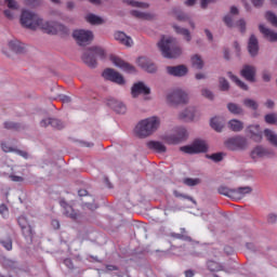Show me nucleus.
I'll return each instance as SVG.
<instances>
[{"label":"nucleus","instance_id":"obj_52","mask_svg":"<svg viewBox=\"0 0 277 277\" xmlns=\"http://www.w3.org/2000/svg\"><path fill=\"white\" fill-rule=\"evenodd\" d=\"M223 21L227 27H235V24L233 23V17L230 15H226Z\"/></svg>","mask_w":277,"mask_h":277},{"label":"nucleus","instance_id":"obj_17","mask_svg":"<svg viewBox=\"0 0 277 277\" xmlns=\"http://www.w3.org/2000/svg\"><path fill=\"white\" fill-rule=\"evenodd\" d=\"M133 98H137L140 94H150V88L144 85V82L135 83L131 89Z\"/></svg>","mask_w":277,"mask_h":277},{"label":"nucleus","instance_id":"obj_35","mask_svg":"<svg viewBox=\"0 0 277 277\" xmlns=\"http://www.w3.org/2000/svg\"><path fill=\"white\" fill-rule=\"evenodd\" d=\"M85 21L87 23H90V25H103L104 23V21L100 16L94 14H88L85 16Z\"/></svg>","mask_w":277,"mask_h":277},{"label":"nucleus","instance_id":"obj_29","mask_svg":"<svg viewBox=\"0 0 277 277\" xmlns=\"http://www.w3.org/2000/svg\"><path fill=\"white\" fill-rule=\"evenodd\" d=\"M228 127L230 131H234L235 133H239V131H243V122L237 119L229 120Z\"/></svg>","mask_w":277,"mask_h":277},{"label":"nucleus","instance_id":"obj_16","mask_svg":"<svg viewBox=\"0 0 277 277\" xmlns=\"http://www.w3.org/2000/svg\"><path fill=\"white\" fill-rule=\"evenodd\" d=\"M61 207L64 209V215L70 217V220H79V212L76 211L72 206L68 205L65 200H61Z\"/></svg>","mask_w":277,"mask_h":277},{"label":"nucleus","instance_id":"obj_47","mask_svg":"<svg viewBox=\"0 0 277 277\" xmlns=\"http://www.w3.org/2000/svg\"><path fill=\"white\" fill-rule=\"evenodd\" d=\"M265 122L267 124H276L277 122V118H276V115L274 114H268L265 116Z\"/></svg>","mask_w":277,"mask_h":277},{"label":"nucleus","instance_id":"obj_3","mask_svg":"<svg viewBox=\"0 0 277 277\" xmlns=\"http://www.w3.org/2000/svg\"><path fill=\"white\" fill-rule=\"evenodd\" d=\"M158 48L161 51L162 55L167 57V60H174L180 57L182 50L179 48V43H176V39L163 37L158 42Z\"/></svg>","mask_w":277,"mask_h":277},{"label":"nucleus","instance_id":"obj_38","mask_svg":"<svg viewBox=\"0 0 277 277\" xmlns=\"http://www.w3.org/2000/svg\"><path fill=\"white\" fill-rule=\"evenodd\" d=\"M228 77L229 79H232V81H234V83H236V85H238V88H240L241 90H248V84H246V82L239 80V78L235 75H233V72H228Z\"/></svg>","mask_w":277,"mask_h":277},{"label":"nucleus","instance_id":"obj_26","mask_svg":"<svg viewBox=\"0 0 277 277\" xmlns=\"http://www.w3.org/2000/svg\"><path fill=\"white\" fill-rule=\"evenodd\" d=\"M210 127L214 129L217 133H222V129H224V118L222 117H214L210 121Z\"/></svg>","mask_w":277,"mask_h":277},{"label":"nucleus","instance_id":"obj_14","mask_svg":"<svg viewBox=\"0 0 277 277\" xmlns=\"http://www.w3.org/2000/svg\"><path fill=\"white\" fill-rule=\"evenodd\" d=\"M137 65L143 68V70H146V72H157V66L147 57H138Z\"/></svg>","mask_w":277,"mask_h":277},{"label":"nucleus","instance_id":"obj_11","mask_svg":"<svg viewBox=\"0 0 277 277\" xmlns=\"http://www.w3.org/2000/svg\"><path fill=\"white\" fill-rule=\"evenodd\" d=\"M17 224L21 227L24 237L28 239H34V229H31V225H29V221H27V217L19 216L17 219Z\"/></svg>","mask_w":277,"mask_h":277},{"label":"nucleus","instance_id":"obj_19","mask_svg":"<svg viewBox=\"0 0 277 277\" xmlns=\"http://www.w3.org/2000/svg\"><path fill=\"white\" fill-rule=\"evenodd\" d=\"M167 72L173 77H185L187 75V67L184 65L169 66L167 67Z\"/></svg>","mask_w":277,"mask_h":277},{"label":"nucleus","instance_id":"obj_2","mask_svg":"<svg viewBox=\"0 0 277 277\" xmlns=\"http://www.w3.org/2000/svg\"><path fill=\"white\" fill-rule=\"evenodd\" d=\"M159 127H161V119L157 116L149 117L137 123L135 133L138 137H148V135H153Z\"/></svg>","mask_w":277,"mask_h":277},{"label":"nucleus","instance_id":"obj_7","mask_svg":"<svg viewBox=\"0 0 277 277\" xmlns=\"http://www.w3.org/2000/svg\"><path fill=\"white\" fill-rule=\"evenodd\" d=\"M72 37L80 47H85V44H90V42H92L94 35L90 30L80 29L75 30Z\"/></svg>","mask_w":277,"mask_h":277},{"label":"nucleus","instance_id":"obj_50","mask_svg":"<svg viewBox=\"0 0 277 277\" xmlns=\"http://www.w3.org/2000/svg\"><path fill=\"white\" fill-rule=\"evenodd\" d=\"M209 158L212 159V161H215L217 163L222 161V159H224V156H222V153H216V154H212Z\"/></svg>","mask_w":277,"mask_h":277},{"label":"nucleus","instance_id":"obj_18","mask_svg":"<svg viewBox=\"0 0 277 277\" xmlns=\"http://www.w3.org/2000/svg\"><path fill=\"white\" fill-rule=\"evenodd\" d=\"M248 131L251 135V140H253L254 142H262L263 131H261V126L259 124L249 126Z\"/></svg>","mask_w":277,"mask_h":277},{"label":"nucleus","instance_id":"obj_21","mask_svg":"<svg viewBox=\"0 0 277 277\" xmlns=\"http://www.w3.org/2000/svg\"><path fill=\"white\" fill-rule=\"evenodd\" d=\"M248 51L252 57L259 54V39L254 35H251L249 39Z\"/></svg>","mask_w":277,"mask_h":277},{"label":"nucleus","instance_id":"obj_23","mask_svg":"<svg viewBox=\"0 0 277 277\" xmlns=\"http://www.w3.org/2000/svg\"><path fill=\"white\" fill-rule=\"evenodd\" d=\"M147 147L149 148V150H155V153L159 154L166 153V150H168L166 145H163V143L159 141H149L147 143Z\"/></svg>","mask_w":277,"mask_h":277},{"label":"nucleus","instance_id":"obj_63","mask_svg":"<svg viewBox=\"0 0 277 277\" xmlns=\"http://www.w3.org/2000/svg\"><path fill=\"white\" fill-rule=\"evenodd\" d=\"M265 106H266L268 109L274 108V101L267 100L266 103H265Z\"/></svg>","mask_w":277,"mask_h":277},{"label":"nucleus","instance_id":"obj_12","mask_svg":"<svg viewBox=\"0 0 277 277\" xmlns=\"http://www.w3.org/2000/svg\"><path fill=\"white\" fill-rule=\"evenodd\" d=\"M241 77L251 83L256 81V67L252 65H245L240 71Z\"/></svg>","mask_w":277,"mask_h":277},{"label":"nucleus","instance_id":"obj_61","mask_svg":"<svg viewBox=\"0 0 277 277\" xmlns=\"http://www.w3.org/2000/svg\"><path fill=\"white\" fill-rule=\"evenodd\" d=\"M52 226L55 230L60 229V221L57 220H52Z\"/></svg>","mask_w":277,"mask_h":277},{"label":"nucleus","instance_id":"obj_6","mask_svg":"<svg viewBox=\"0 0 277 277\" xmlns=\"http://www.w3.org/2000/svg\"><path fill=\"white\" fill-rule=\"evenodd\" d=\"M180 150L186 153V155H198L200 153H207L209 146H207V142L197 140L192 145L182 146Z\"/></svg>","mask_w":277,"mask_h":277},{"label":"nucleus","instance_id":"obj_48","mask_svg":"<svg viewBox=\"0 0 277 277\" xmlns=\"http://www.w3.org/2000/svg\"><path fill=\"white\" fill-rule=\"evenodd\" d=\"M4 3L10 10H18V2H16L15 0H4Z\"/></svg>","mask_w":277,"mask_h":277},{"label":"nucleus","instance_id":"obj_51","mask_svg":"<svg viewBox=\"0 0 277 277\" xmlns=\"http://www.w3.org/2000/svg\"><path fill=\"white\" fill-rule=\"evenodd\" d=\"M202 96H205L206 98H209V101H213V92H211L208 89H203L201 91Z\"/></svg>","mask_w":277,"mask_h":277},{"label":"nucleus","instance_id":"obj_15","mask_svg":"<svg viewBox=\"0 0 277 277\" xmlns=\"http://www.w3.org/2000/svg\"><path fill=\"white\" fill-rule=\"evenodd\" d=\"M106 105L110 107V109H114L116 114H127V106L115 98H108Z\"/></svg>","mask_w":277,"mask_h":277},{"label":"nucleus","instance_id":"obj_59","mask_svg":"<svg viewBox=\"0 0 277 277\" xmlns=\"http://www.w3.org/2000/svg\"><path fill=\"white\" fill-rule=\"evenodd\" d=\"M268 222H269V224H275V222H277V215L276 214H269L268 215Z\"/></svg>","mask_w":277,"mask_h":277},{"label":"nucleus","instance_id":"obj_32","mask_svg":"<svg viewBox=\"0 0 277 277\" xmlns=\"http://www.w3.org/2000/svg\"><path fill=\"white\" fill-rule=\"evenodd\" d=\"M263 157H267V150L261 146L255 147L251 151V158L253 159H261Z\"/></svg>","mask_w":277,"mask_h":277},{"label":"nucleus","instance_id":"obj_46","mask_svg":"<svg viewBox=\"0 0 277 277\" xmlns=\"http://www.w3.org/2000/svg\"><path fill=\"white\" fill-rule=\"evenodd\" d=\"M228 88H230L228 80L226 78H220V89L222 92L228 91Z\"/></svg>","mask_w":277,"mask_h":277},{"label":"nucleus","instance_id":"obj_8","mask_svg":"<svg viewBox=\"0 0 277 277\" xmlns=\"http://www.w3.org/2000/svg\"><path fill=\"white\" fill-rule=\"evenodd\" d=\"M167 101L171 105H181L187 103L189 97L187 96V93L182 90H175L167 95Z\"/></svg>","mask_w":277,"mask_h":277},{"label":"nucleus","instance_id":"obj_55","mask_svg":"<svg viewBox=\"0 0 277 277\" xmlns=\"http://www.w3.org/2000/svg\"><path fill=\"white\" fill-rule=\"evenodd\" d=\"M1 148H2L3 153H14V148L8 146V144H5V143L1 144Z\"/></svg>","mask_w":277,"mask_h":277},{"label":"nucleus","instance_id":"obj_37","mask_svg":"<svg viewBox=\"0 0 277 277\" xmlns=\"http://www.w3.org/2000/svg\"><path fill=\"white\" fill-rule=\"evenodd\" d=\"M227 109L230 111V114H234L235 116H239L243 114V108L241 106L235 104V103H229L227 104Z\"/></svg>","mask_w":277,"mask_h":277},{"label":"nucleus","instance_id":"obj_4","mask_svg":"<svg viewBox=\"0 0 277 277\" xmlns=\"http://www.w3.org/2000/svg\"><path fill=\"white\" fill-rule=\"evenodd\" d=\"M96 56L105 57V50L98 47H93L88 50L82 56L84 64H88L90 68H96Z\"/></svg>","mask_w":277,"mask_h":277},{"label":"nucleus","instance_id":"obj_1","mask_svg":"<svg viewBox=\"0 0 277 277\" xmlns=\"http://www.w3.org/2000/svg\"><path fill=\"white\" fill-rule=\"evenodd\" d=\"M21 23L23 27L27 29H42L45 34H51L55 36L57 34H67L66 26L57 22H44L31 11H23L21 15Z\"/></svg>","mask_w":277,"mask_h":277},{"label":"nucleus","instance_id":"obj_10","mask_svg":"<svg viewBox=\"0 0 277 277\" xmlns=\"http://www.w3.org/2000/svg\"><path fill=\"white\" fill-rule=\"evenodd\" d=\"M102 77H104V79H107L108 81L118 83V85H124V77H122V75H120V72H118L111 68L105 69L102 74Z\"/></svg>","mask_w":277,"mask_h":277},{"label":"nucleus","instance_id":"obj_44","mask_svg":"<svg viewBox=\"0 0 277 277\" xmlns=\"http://www.w3.org/2000/svg\"><path fill=\"white\" fill-rule=\"evenodd\" d=\"M4 129H8L9 131H18L21 129V123L6 121L4 122Z\"/></svg>","mask_w":277,"mask_h":277},{"label":"nucleus","instance_id":"obj_24","mask_svg":"<svg viewBox=\"0 0 277 277\" xmlns=\"http://www.w3.org/2000/svg\"><path fill=\"white\" fill-rule=\"evenodd\" d=\"M259 29L261 34H263L264 37L267 38L271 42H276L277 41V32L273 31L269 28H266L263 24L259 26Z\"/></svg>","mask_w":277,"mask_h":277},{"label":"nucleus","instance_id":"obj_49","mask_svg":"<svg viewBox=\"0 0 277 277\" xmlns=\"http://www.w3.org/2000/svg\"><path fill=\"white\" fill-rule=\"evenodd\" d=\"M0 243L3 246V248H5V250H12V238L1 240Z\"/></svg>","mask_w":277,"mask_h":277},{"label":"nucleus","instance_id":"obj_34","mask_svg":"<svg viewBox=\"0 0 277 277\" xmlns=\"http://www.w3.org/2000/svg\"><path fill=\"white\" fill-rule=\"evenodd\" d=\"M264 135L266 140L269 142V144L277 147V134L274 131L269 129H265Z\"/></svg>","mask_w":277,"mask_h":277},{"label":"nucleus","instance_id":"obj_54","mask_svg":"<svg viewBox=\"0 0 277 277\" xmlns=\"http://www.w3.org/2000/svg\"><path fill=\"white\" fill-rule=\"evenodd\" d=\"M236 26L239 27L241 34H243L246 31V21L245 19H239L236 23Z\"/></svg>","mask_w":277,"mask_h":277},{"label":"nucleus","instance_id":"obj_62","mask_svg":"<svg viewBox=\"0 0 277 277\" xmlns=\"http://www.w3.org/2000/svg\"><path fill=\"white\" fill-rule=\"evenodd\" d=\"M4 15L6 16V18H10V19L14 18V13H12V11L10 10H5Z\"/></svg>","mask_w":277,"mask_h":277},{"label":"nucleus","instance_id":"obj_33","mask_svg":"<svg viewBox=\"0 0 277 277\" xmlns=\"http://www.w3.org/2000/svg\"><path fill=\"white\" fill-rule=\"evenodd\" d=\"M174 31H176L180 36H183L186 40V42H192V32H189V29L181 28L176 25L173 26Z\"/></svg>","mask_w":277,"mask_h":277},{"label":"nucleus","instance_id":"obj_45","mask_svg":"<svg viewBox=\"0 0 277 277\" xmlns=\"http://www.w3.org/2000/svg\"><path fill=\"white\" fill-rule=\"evenodd\" d=\"M200 179H192L187 177L184 180V185H187L188 187H196V185H199Z\"/></svg>","mask_w":277,"mask_h":277},{"label":"nucleus","instance_id":"obj_56","mask_svg":"<svg viewBox=\"0 0 277 277\" xmlns=\"http://www.w3.org/2000/svg\"><path fill=\"white\" fill-rule=\"evenodd\" d=\"M200 1H201L202 10H207V5H209V3H215V0H200Z\"/></svg>","mask_w":277,"mask_h":277},{"label":"nucleus","instance_id":"obj_28","mask_svg":"<svg viewBox=\"0 0 277 277\" xmlns=\"http://www.w3.org/2000/svg\"><path fill=\"white\" fill-rule=\"evenodd\" d=\"M9 49L14 53H23L25 51V45L18 40H12L9 42Z\"/></svg>","mask_w":277,"mask_h":277},{"label":"nucleus","instance_id":"obj_36","mask_svg":"<svg viewBox=\"0 0 277 277\" xmlns=\"http://www.w3.org/2000/svg\"><path fill=\"white\" fill-rule=\"evenodd\" d=\"M192 64H193L194 68H197V70H202V68L205 66V62H202V58L198 54H195L192 57Z\"/></svg>","mask_w":277,"mask_h":277},{"label":"nucleus","instance_id":"obj_57","mask_svg":"<svg viewBox=\"0 0 277 277\" xmlns=\"http://www.w3.org/2000/svg\"><path fill=\"white\" fill-rule=\"evenodd\" d=\"M10 179L14 183H22V181H23V176H18V175H10Z\"/></svg>","mask_w":277,"mask_h":277},{"label":"nucleus","instance_id":"obj_5","mask_svg":"<svg viewBox=\"0 0 277 277\" xmlns=\"http://www.w3.org/2000/svg\"><path fill=\"white\" fill-rule=\"evenodd\" d=\"M187 129L185 128H176L173 134H168L162 136L163 142L169 145L181 144V142H185L187 140Z\"/></svg>","mask_w":277,"mask_h":277},{"label":"nucleus","instance_id":"obj_41","mask_svg":"<svg viewBox=\"0 0 277 277\" xmlns=\"http://www.w3.org/2000/svg\"><path fill=\"white\" fill-rule=\"evenodd\" d=\"M123 1L128 5H131L132 8H142L143 10H146L148 8V3H144L135 0H123Z\"/></svg>","mask_w":277,"mask_h":277},{"label":"nucleus","instance_id":"obj_64","mask_svg":"<svg viewBox=\"0 0 277 277\" xmlns=\"http://www.w3.org/2000/svg\"><path fill=\"white\" fill-rule=\"evenodd\" d=\"M185 277H193L195 276V273L193 269H188L184 272Z\"/></svg>","mask_w":277,"mask_h":277},{"label":"nucleus","instance_id":"obj_22","mask_svg":"<svg viewBox=\"0 0 277 277\" xmlns=\"http://www.w3.org/2000/svg\"><path fill=\"white\" fill-rule=\"evenodd\" d=\"M41 127L47 128V127H53V129H64V123H62L58 119L54 118H48L43 119L40 122Z\"/></svg>","mask_w":277,"mask_h":277},{"label":"nucleus","instance_id":"obj_30","mask_svg":"<svg viewBox=\"0 0 277 277\" xmlns=\"http://www.w3.org/2000/svg\"><path fill=\"white\" fill-rule=\"evenodd\" d=\"M131 14L135 18H141L142 21H153L155 18V15H153V14L140 12L137 10L131 11Z\"/></svg>","mask_w":277,"mask_h":277},{"label":"nucleus","instance_id":"obj_53","mask_svg":"<svg viewBox=\"0 0 277 277\" xmlns=\"http://www.w3.org/2000/svg\"><path fill=\"white\" fill-rule=\"evenodd\" d=\"M262 79L263 81H265L266 83H269V81H272V74H269V71L264 70L262 72Z\"/></svg>","mask_w":277,"mask_h":277},{"label":"nucleus","instance_id":"obj_13","mask_svg":"<svg viewBox=\"0 0 277 277\" xmlns=\"http://www.w3.org/2000/svg\"><path fill=\"white\" fill-rule=\"evenodd\" d=\"M110 61L117 68H121V70H124L126 72H135V67H133V65L124 62L118 56H110Z\"/></svg>","mask_w":277,"mask_h":277},{"label":"nucleus","instance_id":"obj_27","mask_svg":"<svg viewBox=\"0 0 277 277\" xmlns=\"http://www.w3.org/2000/svg\"><path fill=\"white\" fill-rule=\"evenodd\" d=\"M207 269H209V272H212V273L226 272V269L224 268V265L213 260H209L207 262Z\"/></svg>","mask_w":277,"mask_h":277},{"label":"nucleus","instance_id":"obj_9","mask_svg":"<svg viewBox=\"0 0 277 277\" xmlns=\"http://www.w3.org/2000/svg\"><path fill=\"white\" fill-rule=\"evenodd\" d=\"M225 146L229 150H239V149L246 148V146H248V141H246L245 137L236 136V137H232V138H228L227 141H225Z\"/></svg>","mask_w":277,"mask_h":277},{"label":"nucleus","instance_id":"obj_60","mask_svg":"<svg viewBox=\"0 0 277 277\" xmlns=\"http://www.w3.org/2000/svg\"><path fill=\"white\" fill-rule=\"evenodd\" d=\"M62 103H70L72 101L68 95H61Z\"/></svg>","mask_w":277,"mask_h":277},{"label":"nucleus","instance_id":"obj_40","mask_svg":"<svg viewBox=\"0 0 277 277\" xmlns=\"http://www.w3.org/2000/svg\"><path fill=\"white\" fill-rule=\"evenodd\" d=\"M219 194L222 196H228V198H235V189H230L226 186L219 187Z\"/></svg>","mask_w":277,"mask_h":277},{"label":"nucleus","instance_id":"obj_20","mask_svg":"<svg viewBox=\"0 0 277 277\" xmlns=\"http://www.w3.org/2000/svg\"><path fill=\"white\" fill-rule=\"evenodd\" d=\"M115 40L120 42V44H123L124 47H133V39L131 37L127 36L123 31H117L115 32Z\"/></svg>","mask_w":277,"mask_h":277},{"label":"nucleus","instance_id":"obj_42","mask_svg":"<svg viewBox=\"0 0 277 277\" xmlns=\"http://www.w3.org/2000/svg\"><path fill=\"white\" fill-rule=\"evenodd\" d=\"M243 105L245 107H248L249 109H253L254 111L259 109V104L254 100L246 98L243 101Z\"/></svg>","mask_w":277,"mask_h":277},{"label":"nucleus","instance_id":"obj_31","mask_svg":"<svg viewBox=\"0 0 277 277\" xmlns=\"http://www.w3.org/2000/svg\"><path fill=\"white\" fill-rule=\"evenodd\" d=\"M196 116V110L194 108H188L180 114V119L189 122V120H194Z\"/></svg>","mask_w":277,"mask_h":277},{"label":"nucleus","instance_id":"obj_25","mask_svg":"<svg viewBox=\"0 0 277 277\" xmlns=\"http://www.w3.org/2000/svg\"><path fill=\"white\" fill-rule=\"evenodd\" d=\"M173 14H174L176 21H180L181 23H185L186 21H188L192 29H196V24L194 22H192V19H189L188 14H185L182 11H177V10H173Z\"/></svg>","mask_w":277,"mask_h":277},{"label":"nucleus","instance_id":"obj_43","mask_svg":"<svg viewBox=\"0 0 277 277\" xmlns=\"http://www.w3.org/2000/svg\"><path fill=\"white\" fill-rule=\"evenodd\" d=\"M265 18H266V21H268V23H271V25H273V27H277V16H276V14L268 11L265 14Z\"/></svg>","mask_w":277,"mask_h":277},{"label":"nucleus","instance_id":"obj_58","mask_svg":"<svg viewBox=\"0 0 277 277\" xmlns=\"http://www.w3.org/2000/svg\"><path fill=\"white\" fill-rule=\"evenodd\" d=\"M263 1L265 0H251V3L254 5V8H261V5H263Z\"/></svg>","mask_w":277,"mask_h":277},{"label":"nucleus","instance_id":"obj_39","mask_svg":"<svg viewBox=\"0 0 277 277\" xmlns=\"http://www.w3.org/2000/svg\"><path fill=\"white\" fill-rule=\"evenodd\" d=\"M235 196L238 198H242V196H246V194H250L252 192V188L250 186L234 188Z\"/></svg>","mask_w":277,"mask_h":277}]
</instances>
